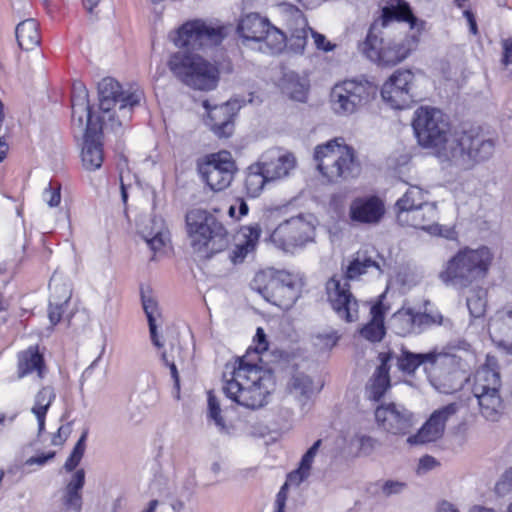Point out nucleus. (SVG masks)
Here are the masks:
<instances>
[{
  "label": "nucleus",
  "instance_id": "f257e3e1",
  "mask_svg": "<svg viewBox=\"0 0 512 512\" xmlns=\"http://www.w3.org/2000/svg\"><path fill=\"white\" fill-rule=\"evenodd\" d=\"M412 127L421 147L462 170L472 169L494 153V141L485 137L480 126L471 125L452 133L449 116L436 107H418Z\"/></svg>",
  "mask_w": 512,
  "mask_h": 512
},
{
  "label": "nucleus",
  "instance_id": "f03ea898",
  "mask_svg": "<svg viewBox=\"0 0 512 512\" xmlns=\"http://www.w3.org/2000/svg\"><path fill=\"white\" fill-rule=\"evenodd\" d=\"M268 349L265 331L258 327L246 353L225 365L223 392L233 402L247 409L264 407L275 390L274 374L260 365L261 355Z\"/></svg>",
  "mask_w": 512,
  "mask_h": 512
},
{
  "label": "nucleus",
  "instance_id": "7ed1b4c3",
  "mask_svg": "<svg viewBox=\"0 0 512 512\" xmlns=\"http://www.w3.org/2000/svg\"><path fill=\"white\" fill-rule=\"evenodd\" d=\"M190 247L199 262L206 263L231 245V234L225 224L204 209H192L185 215Z\"/></svg>",
  "mask_w": 512,
  "mask_h": 512
},
{
  "label": "nucleus",
  "instance_id": "20e7f679",
  "mask_svg": "<svg viewBox=\"0 0 512 512\" xmlns=\"http://www.w3.org/2000/svg\"><path fill=\"white\" fill-rule=\"evenodd\" d=\"M313 159L320 175L330 184H342L357 178L361 162L355 149L343 138H334L314 148Z\"/></svg>",
  "mask_w": 512,
  "mask_h": 512
},
{
  "label": "nucleus",
  "instance_id": "39448f33",
  "mask_svg": "<svg viewBox=\"0 0 512 512\" xmlns=\"http://www.w3.org/2000/svg\"><path fill=\"white\" fill-rule=\"evenodd\" d=\"M494 255L487 246L460 248L439 274L445 284L467 288L487 278Z\"/></svg>",
  "mask_w": 512,
  "mask_h": 512
},
{
  "label": "nucleus",
  "instance_id": "423d86ee",
  "mask_svg": "<svg viewBox=\"0 0 512 512\" xmlns=\"http://www.w3.org/2000/svg\"><path fill=\"white\" fill-rule=\"evenodd\" d=\"M167 67L177 80L194 90H213L220 80V71L216 64L189 51L172 53Z\"/></svg>",
  "mask_w": 512,
  "mask_h": 512
},
{
  "label": "nucleus",
  "instance_id": "0eeeda50",
  "mask_svg": "<svg viewBox=\"0 0 512 512\" xmlns=\"http://www.w3.org/2000/svg\"><path fill=\"white\" fill-rule=\"evenodd\" d=\"M72 117L78 111L85 112L87 116L84 133L81 160L83 167L88 171L101 168L104 161L103 124L100 115L95 114L89 104L88 93L85 88L80 89L78 95L71 96Z\"/></svg>",
  "mask_w": 512,
  "mask_h": 512
},
{
  "label": "nucleus",
  "instance_id": "6e6552de",
  "mask_svg": "<svg viewBox=\"0 0 512 512\" xmlns=\"http://www.w3.org/2000/svg\"><path fill=\"white\" fill-rule=\"evenodd\" d=\"M378 85L365 77L347 78L334 84L330 104L335 114L350 116L368 109L376 100Z\"/></svg>",
  "mask_w": 512,
  "mask_h": 512
},
{
  "label": "nucleus",
  "instance_id": "1a4fd4ad",
  "mask_svg": "<svg viewBox=\"0 0 512 512\" xmlns=\"http://www.w3.org/2000/svg\"><path fill=\"white\" fill-rule=\"evenodd\" d=\"M236 32L243 44H257L262 53L277 55L287 47L286 34L268 18L256 12L242 15L238 20Z\"/></svg>",
  "mask_w": 512,
  "mask_h": 512
},
{
  "label": "nucleus",
  "instance_id": "9d476101",
  "mask_svg": "<svg viewBox=\"0 0 512 512\" xmlns=\"http://www.w3.org/2000/svg\"><path fill=\"white\" fill-rule=\"evenodd\" d=\"M383 28L371 23L365 38L359 41V53L381 67H393L404 61L411 53L409 42L386 40Z\"/></svg>",
  "mask_w": 512,
  "mask_h": 512
},
{
  "label": "nucleus",
  "instance_id": "9b49d317",
  "mask_svg": "<svg viewBox=\"0 0 512 512\" xmlns=\"http://www.w3.org/2000/svg\"><path fill=\"white\" fill-rule=\"evenodd\" d=\"M427 378L437 391L452 394L469 380L467 364L460 356L437 351Z\"/></svg>",
  "mask_w": 512,
  "mask_h": 512
},
{
  "label": "nucleus",
  "instance_id": "f8f14e48",
  "mask_svg": "<svg viewBox=\"0 0 512 512\" xmlns=\"http://www.w3.org/2000/svg\"><path fill=\"white\" fill-rule=\"evenodd\" d=\"M315 226L302 216L279 223L269 236L270 242L284 253L295 254L315 241Z\"/></svg>",
  "mask_w": 512,
  "mask_h": 512
},
{
  "label": "nucleus",
  "instance_id": "ddd939ff",
  "mask_svg": "<svg viewBox=\"0 0 512 512\" xmlns=\"http://www.w3.org/2000/svg\"><path fill=\"white\" fill-rule=\"evenodd\" d=\"M227 34L225 25H209L203 20L196 19L180 26L172 40L179 48L199 50L221 44Z\"/></svg>",
  "mask_w": 512,
  "mask_h": 512
},
{
  "label": "nucleus",
  "instance_id": "4468645a",
  "mask_svg": "<svg viewBox=\"0 0 512 512\" xmlns=\"http://www.w3.org/2000/svg\"><path fill=\"white\" fill-rule=\"evenodd\" d=\"M89 430L84 429L74 445L70 455L66 459L63 468L66 472H73L70 481L65 487L64 493V505L73 509L76 512H80L82 509V494L81 491L85 485V471L84 469H77L81 460L84 457L86 451V441L88 438Z\"/></svg>",
  "mask_w": 512,
  "mask_h": 512
},
{
  "label": "nucleus",
  "instance_id": "2eb2a0df",
  "mask_svg": "<svg viewBox=\"0 0 512 512\" xmlns=\"http://www.w3.org/2000/svg\"><path fill=\"white\" fill-rule=\"evenodd\" d=\"M237 171L235 160L226 150L207 155L199 165L202 179L213 191H223L228 188Z\"/></svg>",
  "mask_w": 512,
  "mask_h": 512
},
{
  "label": "nucleus",
  "instance_id": "dca6fc26",
  "mask_svg": "<svg viewBox=\"0 0 512 512\" xmlns=\"http://www.w3.org/2000/svg\"><path fill=\"white\" fill-rule=\"evenodd\" d=\"M326 299L332 310L346 322L358 319L359 303L351 291L349 281L339 275L331 276L325 283Z\"/></svg>",
  "mask_w": 512,
  "mask_h": 512
},
{
  "label": "nucleus",
  "instance_id": "f3484780",
  "mask_svg": "<svg viewBox=\"0 0 512 512\" xmlns=\"http://www.w3.org/2000/svg\"><path fill=\"white\" fill-rule=\"evenodd\" d=\"M414 81L415 75L410 69L395 70L381 87L380 94L383 101L397 110L409 107L413 102Z\"/></svg>",
  "mask_w": 512,
  "mask_h": 512
},
{
  "label": "nucleus",
  "instance_id": "a211bd4d",
  "mask_svg": "<svg viewBox=\"0 0 512 512\" xmlns=\"http://www.w3.org/2000/svg\"><path fill=\"white\" fill-rule=\"evenodd\" d=\"M462 402H452L435 410L418 432L408 437L410 444H424L441 438L445 431L446 422L461 408Z\"/></svg>",
  "mask_w": 512,
  "mask_h": 512
},
{
  "label": "nucleus",
  "instance_id": "6ab92c4d",
  "mask_svg": "<svg viewBox=\"0 0 512 512\" xmlns=\"http://www.w3.org/2000/svg\"><path fill=\"white\" fill-rule=\"evenodd\" d=\"M375 420L379 428L397 436L408 434L413 427V414L395 403L381 404L375 409Z\"/></svg>",
  "mask_w": 512,
  "mask_h": 512
},
{
  "label": "nucleus",
  "instance_id": "aec40b11",
  "mask_svg": "<svg viewBox=\"0 0 512 512\" xmlns=\"http://www.w3.org/2000/svg\"><path fill=\"white\" fill-rule=\"evenodd\" d=\"M393 22L406 23L410 29L424 25V21L415 16L411 5L406 0H386L385 5L380 9V14L372 21L383 29Z\"/></svg>",
  "mask_w": 512,
  "mask_h": 512
},
{
  "label": "nucleus",
  "instance_id": "412c9836",
  "mask_svg": "<svg viewBox=\"0 0 512 512\" xmlns=\"http://www.w3.org/2000/svg\"><path fill=\"white\" fill-rule=\"evenodd\" d=\"M262 235L259 223H250L239 227L235 235L234 247L228 258L232 264H242L249 255L255 254Z\"/></svg>",
  "mask_w": 512,
  "mask_h": 512
},
{
  "label": "nucleus",
  "instance_id": "4be33fe9",
  "mask_svg": "<svg viewBox=\"0 0 512 512\" xmlns=\"http://www.w3.org/2000/svg\"><path fill=\"white\" fill-rule=\"evenodd\" d=\"M385 214V204L376 195L357 197L349 207V217L359 224H377Z\"/></svg>",
  "mask_w": 512,
  "mask_h": 512
},
{
  "label": "nucleus",
  "instance_id": "5701e85b",
  "mask_svg": "<svg viewBox=\"0 0 512 512\" xmlns=\"http://www.w3.org/2000/svg\"><path fill=\"white\" fill-rule=\"evenodd\" d=\"M203 107L207 110L206 124L219 138H229L234 132V119L236 113L228 102L221 105L210 106L208 100L203 101Z\"/></svg>",
  "mask_w": 512,
  "mask_h": 512
},
{
  "label": "nucleus",
  "instance_id": "b1692460",
  "mask_svg": "<svg viewBox=\"0 0 512 512\" xmlns=\"http://www.w3.org/2000/svg\"><path fill=\"white\" fill-rule=\"evenodd\" d=\"M300 291L292 275L281 271L274 284L267 302L286 310L291 308L297 301Z\"/></svg>",
  "mask_w": 512,
  "mask_h": 512
},
{
  "label": "nucleus",
  "instance_id": "393cba45",
  "mask_svg": "<svg viewBox=\"0 0 512 512\" xmlns=\"http://www.w3.org/2000/svg\"><path fill=\"white\" fill-rule=\"evenodd\" d=\"M47 372L44 354L38 344L30 345L17 353V376L22 379L36 373L39 379H43Z\"/></svg>",
  "mask_w": 512,
  "mask_h": 512
},
{
  "label": "nucleus",
  "instance_id": "a878e982",
  "mask_svg": "<svg viewBox=\"0 0 512 512\" xmlns=\"http://www.w3.org/2000/svg\"><path fill=\"white\" fill-rule=\"evenodd\" d=\"M488 332L493 341L512 351V310L497 311L488 322Z\"/></svg>",
  "mask_w": 512,
  "mask_h": 512
},
{
  "label": "nucleus",
  "instance_id": "bb28decb",
  "mask_svg": "<svg viewBox=\"0 0 512 512\" xmlns=\"http://www.w3.org/2000/svg\"><path fill=\"white\" fill-rule=\"evenodd\" d=\"M436 353V350L427 353H414L407 349H402L401 354L397 357V367L406 375H414L416 370L422 366L428 377L429 367L432 366Z\"/></svg>",
  "mask_w": 512,
  "mask_h": 512
},
{
  "label": "nucleus",
  "instance_id": "cd10ccee",
  "mask_svg": "<svg viewBox=\"0 0 512 512\" xmlns=\"http://www.w3.org/2000/svg\"><path fill=\"white\" fill-rule=\"evenodd\" d=\"M427 205L422 189L411 186L395 204L397 219L400 223H407L408 217L413 213H419V209Z\"/></svg>",
  "mask_w": 512,
  "mask_h": 512
},
{
  "label": "nucleus",
  "instance_id": "c85d7f7f",
  "mask_svg": "<svg viewBox=\"0 0 512 512\" xmlns=\"http://www.w3.org/2000/svg\"><path fill=\"white\" fill-rule=\"evenodd\" d=\"M500 390L473 394L477 399L480 413L486 420L497 422L505 413V403Z\"/></svg>",
  "mask_w": 512,
  "mask_h": 512
},
{
  "label": "nucleus",
  "instance_id": "c756f323",
  "mask_svg": "<svg viewBox=\"0 0 512 512\" xmlns=\"http://www.w3.org/2000/svg\"><path fill=\"white\" fill-rule=\"evenodd\" d=\"M19 47L24 51L37 48L41 42L39 23L35 19H26L20 22L15 30Z\"/></svg>",
  "mask_w": 512,
  "mask_h": 512
},
{
  "label": "nucleus",
  "instance_id": "7c9ffc66",
  "mask_svg": "<svg viewBox=\"0 0 512 512\" xmlns=\"http://www.w3.org/2000/svg\"><path fill=\"white\" fill-rule=\"evenodd\" d=\"M502 382L499 372L489 365L478 368L474 374L472 392L473 394L485 393L501 389Z\"/></svg>",
  "mask_w": 512,
  "mask_h": 512
},
{
  "label": "nucleus",
  "instance_id": "2f4dec72",
  "mask_svg": "<svg viewBox=\"0 0 512 512\" xmlns=\"http://www.w3.org/2000/svg\"><path fill=\"white\" fill-rule=\"evenodd\" d=\"M147 293H151V290L148 288L145 290L143 287L141 288V301L143 310L146 314L148 325H149V331H150V337L152 343L157 348H162L163 343L160 342L158 333H157V319L161 318V313L159 311L158 303L157 301Z\"/></svg>",
  "mask_w": 512,
  "mask_h": 512
},
{
  "label": "nucleus",
  "instance_id": "473e14b6",
  "mask_svg": "<svg viewBox=\"0 0 512 512\" xmlns=\"http://www.w3.org/2000/svg\"><path fill=\"white\" fill-rule=\"evenodd\" d=\"M260 163L264 171L268 174V177L274 180L287 176L289 172L295 168L297 162L292 153L286 152Z\"/></svg>",
  "mask_w": 512,
  "mask_h": 512
},
{
  "label": "nucleus",
  "instance_id": "72a5a7b5",
  "mask_svg": "<svg viewBox=\"0 0 512 512\" xmlns=\"http://www.w3.org/2000/svg\"><path fill=\"white\" fill-rule=\"evenodd\" d=\"M270 180L260 162L250 165L244 179L246 195L249 198L258 197L263 191L265 184Z\"/></svg>",
  "mask_w": 512,
  "mask_h": 512
},
{
  "label": "nucleus",
  "instance_id": "f704fd0d",
  "mask_svg": "<svg viewBox=\"0 0 512 512\" xmlns=\"http://www.w3.org/2000/svg\"><path fill=\"white\" fill-rule=\"evenodd\" d=\"M322 444V440L318 439L302 456L298 468L287 474V480L294 486H299L309 476L314 462L315 456Z\"/></svg>",
  "mask_w": 512,
  "mask_h": 512
},
{
  "label": "nucleus",
  "instance_id": "c9c22d12",
  "mask_svg": "<svg viewBox=\"0 0 512 512\" xmlns=\"http://www.w3.org/2000/svg\"><path fill=\"white\" fill-rule=\"evenodd\" d=\"M370 268L380 269L379 264L366 254L357 252L344 270V279L352 281L366 274Z\"/></svg>",
  "mask_w": 512,
  "mask_h": 512
},
{
  "label": "nucleus",
  "instance_id": "e433bc0d",
  "mask_svg": "<svg viewBox=\"0 0 512 512\" xmlns=\"http://www.w3.org/2000/svg\"><path fill=\"white\" fill-rule=\"evenodd\" d=\"M278 273H281V271H258L250 283L252 290L259 293L267 301L278 278Z\"/></svg>",
  "mask_w": 512,
  "mask_h": 512
},
{
  "label": "nucleus",
  "instance_id": "4c0bfd02",
  "mask_svg": "<svg viewBox=\"0 0 512 512\" xmlns=\"http://www.w3.org/2000/svg\"><path fill=\"white\" fill-rule=\"evenodd\" d=\"M436 208L432 205H425L421 209H419V213H413L408 217L407 223H402L406 226H411L417 229H422L425 231L431 230L433 224L436 219Z\"/></svg>",
  "mask_w": 512,
  "mask_h": 512
},
{
  "label": "nucleus",
  "instance_id": "58836bf2",
  "mask_svg": "<svg viewBox=\"0 0 512 512\" xmlns=\"http://www.w3.org/2000/svg\"><path fill=\"white\" fill-rule=\"evenodd\" d=\"M487 292L482 287H477L467 298V307L469 313L474 318H479L485 314L487 305Z\"/></svg>",
  "mask_w": 512,
  "mask_h": 512
},
{
  "label": "nucleus",
  "instance_id": "ea45409f",
  "mask_svg": "<svg viewBox=\"0 0 512 512\" xmlns=\"http://www.w3.org/2000/svg\"><path fill=\"white\" fill-rule=\"evenodd\" d=\"M98 91L101 100L111 101L116 105V101L122 96V86L118 81L111 77L103 78L98 84Z\"/></svg>",
  "mask_w": 512,
  "mask_h": 512
},
{
  "label": "nucleus",
  "instance_id": "a19ab883",
  "mask_svg": "<svg viewBox=\"0 0 512 512\" xmlns=\"http://www.w3.org/2000/svg\"><path fill=\"white\" fill-rule=\"evenodd\" d=\"M390 386V377L373 374L366 387L369 399L379 402L384 397Z\"/></svg>",
  "mask_w": 512,
  "mask_h": 512
},
{
  "label": "nucleus",
  "instance_id": "79ce46f5",
  "mask_svg": "<svg viewBox=\"0 0 512 512\" xmlns=\"http://www.w3.org/2000/svg\"><path fill=\"white\" fill-rule=\"evenodd\" d=\"M56 395L50 386L42 387L35 396L34 405L31 409L32 413L47 414L50 406L54 402Z\"/></svg>",
  "mask_w": 512,
  "mask_h": 512
},
{
  "label": "nucleus",
  "instance_id": "37998d69",
  "mask_svg": "<svg viewBox=\"0 0 512 512\" xmlns=\"http://www.w3.org/2000/svg\"><path fill=\"white\" fill-rule=\"evenodd\" d=\"M411 315H415V311L411 308L400 309L394 314V323L397 328V333L400 335H407L415 333V324Z\"/></svg>",
  "mask_w": 512,
  "mask_h": 512
},
{
  "label": "nucleus",
  "instance_id": "c03bdc74",
  "mask_svg": "<svg viewBox=\"0 0 512 512\" xmlns=\"http://www.w3.org/2000/svg\"><path fill=\"white\" fill-rule=\"evenodd\" d=\"M71 299V291L65 289L64 291V299L62 301H50L48 308V317L50 323L55 326L57 325L63 318L68 304Z\"/></svg>",
  "mask_w": 512,
  "mask_h": 512
},
{
  "label": "nucleus",
  "instance_id": "a18cd8bd",
  "mask_svg": "<svg viewBox=\"0 0 512 512\" xmlns=\"http://www.w3.org/2000/svg\"><path fill=\"white\" fill-rule=\"evenodd\" d=\"M289 387L291 390L299 392L301 395L308 396L314 392V383L312 379L304 373H295L290 381Z\"/></svg>",
  "mask_w": 512,
  "mask_h": 512
},
{
  "label": "nucleus",
  "instance_id": "49530a36",
  "mask_svg": "<svg viewBox=\"0 0 512 512\" xmlns=\"http://www.w3.org/2000/svg\"><path fill=\"white\" fill-rule=\"evenodd\" d=\"M385 334V325L378 322L369 321L361 329V335L371 342H380L384 338Z\"/></svg>",
  "mask_w": 512,
  "mask_h": 512
},
{
  "label": "nucleus",
  "instance_id": "de8ad7c7",
  "mask_svg": "<svg viewBox=\"0 0 512 512\" xmlns=\"http://www.w3.org/2000/svg\"><path fill=\"white\" fill-rule=\"evenodd\" d=\"M310 31H311V28H309V27L295 29L292 32L290 40H289L290 50H292L294 53H299V54L303 53L304 49L306 47V44H307L308 33Z\"/></svg>",
  "mask_w": 512,
  "mask_h": 512
},
{
  "label": "nucleus",
  "instance_id": "09e8293b",
  "mask_svg": "<svg viewBox=\"0 0 512 512\" xmlns=\"http://www.w3.org/2000/svg\"><path fill=\"white\" fill-rule=\"evenodd\" d=\"M377 443V440L373 437L360 434L355 435V437L351 440V444L357 445V456L370 455L374 451Z\"/></svg>",
  "mask_w": 512,
  "mask_h": 512
},
{
  "label": "nucleus",
  "instance_id": "8fccbe9b",
  "mask_svg": "<svg viewBox=\"0 0 512 512\" xmlns=\"http://www.w3.org/2000/svg\"><path fill=\"white\" fill-rule=\"evenodd\" d=\"M62 185L57 180H51L43 191V199L50 207H57L61 202Z\"/></svg>",
  "mask_w": 512,
  "mask_h": 512
},
{
  "label": "nucleus",
  "instance_id": "3c124183",
  "mask_svg": "<svg viewBox=\"0 0 512 512\" xmlns=\"http://www.w3.org/2000/svg\"><path fill=\"white\" fill-rule=\"evenodd\" d=\"M72 433V423L66 422L60 425L57 431L50 434V445L62 448Z\"/></svg>",
  "mask_w": 512,
  "mask_h": 512
},
{
  "label": "nucleus",
  "instance_id": "603ef678",
  "mask_svg": "<svg viewBox=\"0 0 512 512\" xmlns=\"http://www.w3.org/2000/svg\"><path fill=\"white\" fill-rule=\"evenodd\" d=\"M209 416L215 424L221 428L225 427L224 419L221 415L220 403L212 390L207 392Z\"/></svg>",
  "mask_w": 512,
  "mask_h": 512
},
{
  "label": "nucleus",
  "instance_id": "864d4df0",
  "mask_svg": "<svg viewBox=\"0 0 512 512\" xmlns=\"http://www.w3.org/2000/svg\"><path fill=\"white\" fill-rule=\"evenodd\" d=\"M248 213L249 207L241 197H237L235 204L231 205L228 209L229 216L236 221H240L243 217L247 216Z\"/></svg>",
  "mask_w": 512,
  "mask_h": 512
},
{
  "label": "nucleus",
  "instance_id": "5fc2aeb1",
  "mask_svg": "<svg viewBox=\"0 0 512 512\" xmlns=\"http://www.w3.org/2000/svg\"><path fill=\"white\" fill-rule=\"evenodd\" d=\"M147 244L154 251L155 255L157 253L164 252L170 242L169 237L166 233L158 232L152 238L147 239Z\"/></svg>",
  "mask_w": 512,
  "mask_h": 512
},
{
  "label": "nucleus",
  "instance_id": "6e6d98bb",
  "mask_svg": "<svg viewBox=\"0 0 512 512\" xmlns=\"http://www.w3.org/2000/svg\"><path fill=\"white\" fill-rule=\"evenodd\" d=\"M495 492L499 496H505L512 492V468L502 474L495 485Z\"/></svg>",
  "mask_w": 512,
  "mask_h": 512
},
{
  "label": "nucleus",
  "instance_id": "4d7b16f0",
  "mask_svg": "<svg viewBox=\"0 0 512 512\" xmlns=\"http://www.w3.org/2000/svg\"><path fill=\"white\" fill-rule=\"evenodd\" d=\"M410 317H412L411 319H413L412 321H414L415 324V333L433 324L440 323V321H436L435 317L428 313L415 311V315H411Z\"/></svg>",
  "mask_w": 512,
  "mask_h": 512
},
{
  "label": "nucleus",
  "instance_id": "13d9d810",
  "mask_svg": "<svg viewBox=\"0 0 512 512\" xmlns=\"http://www.w3.org/2000/svg\"><path fill=\"white\" fill-rule=\"evenodd\" d=\"M140 103V95L136 92H125L122 90V96L116 101L121 110L137 106Z\"/></svg>",
  "mask_w": 512,
  "mask_h": 512
},
{
  "label": "nucleus",
  "instance_id": "bf43d9fd",
  "mask_svg": "<svg viewBox=\"0 0 512 512\" xmlns=\"http://www.w3.org/2000/svg\"><path fill=\"white\" fill-rule=\"evenodd\" d=\"M317 344L325 349H332L338 342L339 336L336 331L322 333L316 336Z\"/></svg>",
  "mask_w": 512,
  "mask_h": 512
},
{
  "label": "nucleus",
  "instance_id": "052dcab7",
  "mask_svg": "<svg viewBox=\"0 0 512 512\" xmlns=\"http://www.w3.org/2000/svg\"><path fill=\"white\" fill-rule=\"evenodd\" d=\"M292 485L286 479V482L281 486L275 499V510L274 512H285L286 501L288 497V487Z\"/></svg>",
  "mask_w": 512,
  "mask_h": 512
},
{
  "label": "nucleus",
  "instance_id": "680f3d73",
  "mask_svg": "<svg viewBox=\"0 0 512 512\" xmlns=\"http://www.w3.org/2000/svg\"><path fill=\"white\" fill-rule=\"evenodd\" d=\"M386 311L387 308L385 307L383 302L381 300L376 301L370 309V321L384 324Z\"/></svg>",
  "mask_w": 512,
  "mask_h": 512
},
{
  "label": "nucleus",
  "instance_id": "e2e57ef3",
  "mask_svg": "<svg viewBox=\"0 0 512 512\" xmlns=\"http://www.w3.org/2000/svg\"><path fill=\"white\" fill-rule=\"evenodd\" d=\"M57 455V451L50 450L44 453L37 454L35 456L30 457L27 460V464H37L39 466L45 465L47 462L53 460Z\"/></svg>",
  "mask_w": 512,
  "mask_h": 512
},
{
  "label": "nucleus",
  "instance_id": "0e129e2a",
  "mask_svg": "<svg viewBox=\"0 0 512 512\" xmlns=\"http://www.w3.org/2000/svg\"><path fill=\"white\" fill-rule=\"evenodd\" d=\"M502 49L501 63L504 67H508L512 64V37L502 40Z\"/></svg>",
  "mask_w": 512,
  "mask_h": 512
},
{
  "label": "nucleus",
  "instance_id": "69168bd1",
  "mask_svg": "<svg viewBox=\"0 0 512 512\" xmlns=\"http://www.w3.org/2000/svg\"><path fill=\"white\" fill-rule=\"evenodd\" d=\"M116 168L119 173V180H125L126 177H129L131 174L130 168H129V160L128 158L121 154L118 157Z\"/></svg>",
  "mask_w": 512,
  "mask_h": 512
},
{
  "label": "nucleus",
  "instance_id": "338daca9",
  "mask_svg": "<svg viewBox=\"0 0 512 512\" xmlns=\"http://www.w3.org/2000/svg\"><path fill=\"white\" fill-rule=\"evenodd\" d=\"M310 33L312 34L315 45L318 49L323 50L325 52L333 50L334 45H332L329 41H327L326 37L323 34L315 32L312 29H311Z\"/></svg>",
  "mask_w": 512,
  "mask_h": 512
},
{
  "label": "nucleus",
  "instance_id": "774afa93",
  "mask_svg": "<svg viewBox=\"0 0 512 512\" xmlns=\"http://www.w3.org/2000/svg\"><path fill=\"white\" fill-rule=\"evenodd\" d=\"M405 487V483L388 480L383 485V493L386 496H390L391 494L399 493Z\"/></svg>",
  "mask_w": 512,
  "mask_h": 512
}]
</instances>
